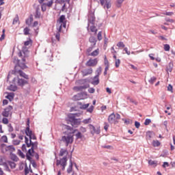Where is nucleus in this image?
I'll return each mask as SVG.
<instances>
[{
    "label": "nucleus",
    "instance_id": "obj_51",
    "mask_svg": "<svg viewBox=\"0 0 175 175\" xmlns=\"http://www.w3.org/2000/svg\"><path fill=\"white\" fill-rule=\"evenodd\" d=\"M120 64H121V60L120 59H116V62L115 63L116 68H119Z\"/></svg>",
    "mask_w": 175,
    "mask_h": 175
},
{
    "label": "nucleus",
    "instance_id": "obj_30",
    "mask_svg": "<svg viewBox=\"0 0 175 175\" xmlns=\"http://www.w3.org/2000/svg\"><path fill=\"white\" fill-rule=\"evenodd\" d=\"M173 66H174L173 62H170L168 64V66H167V72H172V70H173Z\"/></svg>",
    "mask_w": 175,
    "mask_h": 175
},
{
    "label": "nucleus",
    "instance_id": "obj_52",
    "mask_svg": "<svg viewBox=\"0 0 175 175\" xmlns=\"http://www.w3.org/2000/svg\"><path fill=\"white\" fill-rule=\"evenodd\" d=\"M1 140H2V142H3V143H8V136L3 135L1 137Z\"/></svg>",
    "mask_w": 175,
    "mask_h": 175
},
{
    "label": "nucleus",
    "instance_id": "obj_57",
    "mask_svg": "<svg viewBox=\"0 0 175 175\" xmlns=\"http://www.w3.org/2000/svg\"><path fill=\"white\" fill-rule=\"evenodd\" d=\"M29 142H31V140H36V135L35 134H31V135H30L29 137Z\"/></svg>",
    "mask_w": 175,
    "mask_h": 175
},
{
    "label": "nucleus",
    "instance_id": "obj_53",
    "mask_svg": "<svg viewBox=\"0 0 175 175\" xmlns=\"http://www.w3.org/2000/svg\"><path fill=\"white\" fill-rule=\"evenodd\" d=\"M2 122L3 124L7 125V124H9V119H8L7 118H3Z\"/></svg>",
    "mask_w": 175,
    "mask_h": 175
},
{
    "label": "nucleus",
    "instance_id": "obj_16",
    "mask_svg": "<svg viewBox=\"0 0 175 175\" xmlns=\"http://www.w3.org/2000/svg\"><path fill=\"white\" fill-rule=\"evenodd\" d=\"M93 72L92 68L85 69L82 71V75L83 77L88 76V75H92Z\"/></svg>",
    "mask_w": 175,
    "mask_h": 175
},
{
    "label": "nucleus",
    "instance_id": "obj_43",
    "mask_svg": "<svg viewBox=\"0 0 175 175\" xmlns=\"http://www.w3.org/2000/svg\"><path fill=\"white\" fill-rule=\"evenodd\" d=\"M19 18H18V14H16L15 18H14L13 20V22H12V24L14 25V24H17L18 21H19Z\"/></svg>",
    "mask_w": 175,
    "mask_h": 175
},
{
    "label": "nucleus",
    "instance_id": "obj_23",
    "mask_svg": "<svg viewBox=\"0 0 175 175\" xmlns=\"http://www.w3.org/2000/svg\"><path fill=\"white\" fill-rule=\"evenodd\" d=\"M25 133L26 136H28L29 137V136L32 135V130H31V128L29 127H26L25 130Z\"/></svg>",
    "mask_w": 175,
    "mask_h": 175
},
{
    "label": "nucleus",
    "instance_id": "obj_1",
    "mask_svg": "<svg viewBox=\"0 0 175 175\" xmlns=\"http://www.w3.org/2000/svg\"><path fill=\"white\" fill-rule=\"evenodd\" d=\"M32 43V40L31 38L29 39V40H27L24 42L25 46L22 47V51H20L18 53V57H23H23L22 58L23 62H25L26 58H28L29 56V51H28V48L25 46H29Z\"/></svg>",
    "mask_w": 175,
    "mask_h": 175
},
{
    "label": "nucleus",
    "instance_id": "obj_6",
    "mask_svg": "<svg viewBox=\"0 0 175 175\" xmlns=\"http://www.w3.org/2000/svg\"><path fill=\"white\" fill-rule=\"evenodd\" d=\"M12 75H16V73H19L21 77H23L25 80L29 79V76L24 72L22 70L17 69V67H14V69L12 71Z\"/></svg>",
    "mask_w": 175,
    "mask_h": 175
},
{
    "label": "nucleus",
    "instance_id": "obj_63",
    "mask_svg": "<svg viewBox=\"0 0 175 175\" xmlns=\"http://www.w3.org/2000/svg\"><path fill=\"white\" fill-rule=\"evenodd\" d=\"M41 10L42 12H46V10H47V8L46 7V5L44 3L41 5Z\"/></svg>",
    "mask_w": 175,
    "mask_h": 175
},
{
    "label": "nucleus",
    "instance_id": "obj_15",
    "mask_svg": "<svg viewBox=\"0 0 175 175\" xmlns=\"http://www.w3.org/2000/svg\"><path fill=\"white\" fill-rule=\"evenodd\" d=\"M108 122L109 124H114L116 122V114L114 113H111L108 116Z\"/></svg>",
    "mask_w": 175,
    "mask_h": 175
},
{
    "label": "nucleus",
    "instance_id": "obj_40",
    "mask_svg": "<svg viewBox=\"0 0 175 175\" xmlns=\"http://www.w3.org/2000/svg\"><path fill=\"white\" fill-rule=\"evenodd\" d=\"M98 54H99V49H96L95 51L91 53L90 55H92V57H96Z\"/></svg>",
    "mask_w": 175,
    "mask_h": 175
},
{
    "label": "nucleus",
    "instance_id": "obj_64",
    "mask_svg": "<svg viewBox=\"0 0 175 175\" xmlns=\"http://www.w3.org/2000/svg\"><path fill=\"white\" fill-rule=\"evenodd\" d=\"M14 129H13V126H12V124H8V131L10 132H13Z\"/></svg>",
    "mask_w": 175,
    "mask_h": 175
},
{
    "label": "nucleus",
    "instance_id": "obj_18",
    "mask_svg": "<svg viewBox=\"0 0 175 175\" xmlns=\"http://www.w3.org/2000/svg\"><path fill=\"white\" fill-rule=\"evenodd\" d=\"M83 99H84V96H82L80 93H78L72 97V100H81Z\"/></svg>",
    "mask_w": 175,
    "mask_h": 175
},
{
    "label": "nucleus",
    "instance_id": "obj_45",
    "mask_svg": "<svg viewBox=\"0 0 175 175\" xmlns=\"http://www.w3.org/2000/svg\"><path fill=\"white\" fill-rule=\"evenodd\" d=\"M157 81V77H152L150 79H149V83L150 84H154V82H155Z\"/></svg>",
    "mask_w": 175,
    "mask_h": 175
},
{
    "label": "nucleus",
    "instance_id": "obj_21",
    "mask_svg": "<svg viewBox=\"0 0 175 175\" xmlns=\"http://www.w3.org/2000/svg\"><path fill=\"white\" fill-rule=\"evenodd\" d=\"M10 159L14 162H18V157L13 152H10Z\"/></svg>",
    "mask_w": 175,
    "mask_h": 175
},
{
    "label": "nucleus",
    "instance_id": "obj_22",
    "mask_svg": "<svg viewBox=\"0 0 175 175\" xmlns=\"http://www.w3.org/2000/svg\"><path fill=\"white\" fill-rule=\"evenodd\" d=\"M6 99H8L10 102H12L13 99H14V93L13 92H9L8 95L5 96Z\"/></svg>",
    "mask_w": 175,
    "mask_h": 175
},
{
    "label": "nucleus",
    "instance_id": "obj_28",
    "mask_svg": "<svg viewBox=\"0 0 175 175\" xmlns=\"http://www.w3.org/2000/svg\"><path fill=\"white\" fill-rule=\"evenodd\" d=\"M17 85H10L9 87H8V90L9 91H13V92H15V91H17Z\"/></svg>",
    "mask_w": 175,
    "mask_h": 175
},
{
    "label": "nucleus",
    "instance_id": "obj_37",
    "mask_svg": "<svg viewBox=\"0 0 175 175\" xmlns=\"http://www.w3.org/2000/svg\"><path fill=\"white\" fill-rule=\"evenodd\" d=\"M90 31L91 32H94V33H96L98 32V29H96V27H95L94 25H92L90 26Z\"/></svg>",
    "mask_w": 175,
    "mask_h": 175
},
{
    "label": "nucleus",
    "instance_id": "obj_50",
    "mask_svg": "<svg viewBox=\"0 0 175 175\" xmlns=\"http://www.w3.org/2000/svg\"><path fill=\"white\" fill-rule=\"evenodd\" d=\"M117 46H118V47H119V48L122 47V48L124 49V47H125V44H124L123 42H119L117 44Z\"/></svg>",
    "mask_w": 175,
    "mask_h": 175
},
{
    "label": "nucleus",
    "instance_id": "obj_24",
    "mask_svg": "<svg viewBox=\"0 0 175 175\" xmlns=\"http://www.w3.org/2000/svg\"><path fill=\"white\" fill-rule=\"evenodd\" d=\"M89 42L92 44V46H96V42H97L96 38H95V37H94V36H91V37L89 38Z\"/></svg>",
    "mask_w": 175,
    "mask_h": 175
},
{
    "label": "nucleus",
    "instance_id": "obj_7",
    "mask_svg": "<svg viewBox=\"0 0 175 175\" xmlns=\"http://www.w3.org/2000/svg\"><path fill=\"white\" fill-rule=\"evenodd\" d=\"M89 127L90 129V133L92 135H99V133H100V126H97L95 127V126L92 125V124H89Z\"/></svg>",
    "mask_w": 175,
    "mask_h": 175
},
{
    "label": "nucleus",
    "instance_id": "obj_32",
    "mask_svg": "<svg viewBox=\"0 0 175 175\" xmlns=\"http://www.w3.org/2000/svg\"><path fill=\"white\" fill-rule=\"evenodd\" d=\"M1 165L5 167L6 172H9V173L12 172V170H10V168H9V165H8L7 162H3Z\"/></svg>",
    "mask_w": 175,
    "mask_h": 175
},
{
    "label": "nucleus",
    "instance_id": "obj_9",
    "mask_svg": "<svg viewBox=\"0 0 175 175\" xmlns=\"http://www.w3.org/2000/svg\"><path fill=\"white\" fill-rule=\"evenodd\" d=\"M33 154H35V150L31 148H29L26 153V159L29 162H32V157H33Z\"/></svg>",
    "mask_w": 175,
    "mask_h": 175
},
{
    "label": "nucleus",
    "instance_id": "obj_48",
    "mask_svg": "<svg viewBox=\"0 0 175 175\" xmlns=\"http://www.w3.org/2000/svg\"><path fill=\"white\" fill-rule=\"evenodd\" d=\"M21 141L18 139H14L12 141V144H14V146H18V144H20Z\"/></svg>",
    "mask_w": 175,
    "mask_h": 175
},
{
    "label": "nucleus",
    "instance_id": "obj_33",
    "mask_svg": "<svg viewBox=\"0 0 175 175\" xmlns=\"http://www.w3.org/2000/svg\"><path fill=\"white\" fill-rule=\"evenodd\" d=\"M7 151H10L11 152H14L16 151V148L13 145H9L7 146Z\"/></svg>",
    "mask_w": 175,
    "mask_h": 175
},
{
    "label": "nucleus",
    "instance_id": "obj_46",
    "mask_svg": "<svg viewBox=\"0 0 175 175\" xmlns=\"http://www.w3.org/2000/svg\"><path fill=\"white\" fill-rule=\"evenodd\" d=\"M164 51H170V45L169 44H164Z\"/></svg>",
    "mask_w": 175,
    "mask_h": 175
},
{
    "label": "nucleus",
    "instance_id": "obj_29",
    "mask_svg": "<svg viewBox=\"0 0 175 175\" xmlns=\"http://www.w3.org/2000/svg\"><path fill=\"white\" fill-rule=\"evenodd\" d=\"M40 16H42V14L39 11V8L36 9V14L34 15L35 18H40Z\"/></svg>",
    "mask_w": 175,
    "mask_h": 175
},
{
    "label": "nucleus",
    "instance_id": "obj_62",
    "mask_svg": "<svg viewBox=\"0 0 175 175\" xmlns=\"http://www.w3.org/2000/svg\"><path fill=\"white\" fill-rule=\"evenodd\" d=\"M88 92L90 94H94L95 92V89L94 88H90L88 89Z\"/></svg>",
    "mask_w": 175,
    "mask_h": 175
},
{
    "label": "nucleus",
    "instance_id": "obj_19",
    "mask_svg": "<svg viewBox=\"0 0 175 175\" xmlns=\"http://www.w3.org/2000/svg\"><path fill=\"white\" fill-rule=\"evenodd\" d=\"M32 21H33V16L32 14H31L29 16V17L28 18H27L25 21L26 25H28L29 27V25H31V24H32Z\"/></svg>",
    "mask_w": 175,
    "mask_h": 175
},
{
    "label": "nucleus",
    "instance_id": "obj_25",
    "mask_svg": "<svg viewBox=\"0 0 175 175\" xmlns=\"http://www.w3.org/2000/svg\"><path fill=\"white\" fill-rule=\"evenodd\" d=\"M64 154H66V155H68V154H69V152H68V150L61 148L59 153V157H64Z\"/></svg>",
    "mask_w": 175,
    "mask_h": 175
},
{
    "label": "nucleus",
    "instance_id": "obj_60",
    "mask_svg": "<svg viewBox=\"0 0 175 175\" xmlns=\"http://www.w3.org/2000/svg\"><path fill=\"white\" fill-rule=\"evenodd\" d=\"M167 91H170V92H173V85H172V84L168 85Z\"/></svg>",
    "mask_w": 175,
    "mask_h": 175
},
{
    "label": "nucleus",
    "instance_id": "obj_41",
    "mask_svg": "<svg viewBox=\"0 0 175 175\" xmlns=\"http://www.w3.org/2000/svg\"><path fill=\"white\" fill-rule=\"evenodd\" d=\"M90 107V103L88 104H83L80 107V109L81 110H85V109H88V107Z\"/></svg>",
    "mask_w": 175,
    "mask_h": 175
},
{
    "label": "nucleus",
    "instance_id": "obj_8",
    "mask_svg": "<svg viewBox=\"0 0 175 175\" xmlns=\"http://www.w3.org/2000/svg\"><path fill=\"white\" fill-rule=\"evenodd\" d=\"M100 4L104 8V9H110L111 8V0H99Z\"/></svg>",
    "mask_w": 175,
    "mask_h": 175
},
{
    "label": "nucleus",
    "instance_id": "obj_12",
    "mask_svg": "<svg viewBox=\"0 0 175 175\" xmlns=\"http://www.w3.org/2000/svg\"><path fill=\"white\" fill-rule=\"evenodd\" d=\"M87 88H90V85L85 84L81 86H75L73 88L74 91H77V92H79V91H83V90H87Z\"/></svg>",
    "mask_w": 175,
    "mask_h": 175
},
{
    "label": "nucleus",
    "instance_id": "obj_39",
    "mask_svg": "<svg viewBox=\"0 0 175 175\" xmlns=\"http://www.w3.org/2000/svg\"><path fill=\"white\" fill-rule=\"evenodd\" d=\"M18 154L19 157H21V158H25V154H24V152H23V151H21L20 149H18Z\"/></svg>",
    "mask_w": 175,
    "mask_h": 175
},
{
    "label": "nucleus",
    "instance_id": "obj_4",
    "mask_svg": "<svg viewBox=\"0 0 175 175\" xmlns=\"http://www.w3.org/2000/svg\"><path fill=\"white\" fill-rule=\"evenodd\" d=\"M64 129H66V131L63 132L64 135H68V136H73L76 132H78L79 130L77 129H73V127L65 124L64 126Z\"/></svg>",
    "mask_w": 175,
    "mask_h": 175
},
{
    "label": "nucleus",
    "instance_id": "obj_34",
    "mask_svg": "<svg viewBox=\"0 0 175 175\" xmlns=\"http://www.w3.org/2000/svg\"><path fill=\"white\" fill-rule=\"evenodd\" d=\"M7 163L10 166L11 169H16V163L12 161H8Z\"/></svg>",
    "mask_w": 175,
    "mask_h": 175
},
{
    "label": "nucleus",
    "instance_id": "obj_13",
    "mask_svg": "<svg viewBox=\"0 0 175 175\" xmlns=\"http://www.w3.org/2000/svg\"><path fill=\"white\" fill-rule=\"evenodd\" d=\"M98 64V59H89L86 64V66H96Z\"/></svg>",
    "mask_w": 175,
    "mask_h": 175
},
{
    "label": "nucleus",
    "instance_id": "obj_11",
    "mask_svg": "<svg viewBox=\"0 0 175 175\" xmlns=\"http://www.w3.org/2000/svg\"><path fill=\"white\" fill-rule=\"evenodd\" d=\"M17 84L19 87H24L26 84H29V82L27 79H24L23 78H17Z\"/></svg>",
    "mask_w": 175,
    "mask_h": 175
},
{
    "label": "nucleus",
    "instance_id": "obj_10",
    "mask_svg": "<svg viewBox=\"0 0 175 175\" xmlns=\"http://www.w3.org/2000/svg\"><path fill=\"white\" fill-rule=\"evenodd\" d=\"M88 23L87 29H90V24H92V25H94V23H95V14L94 13H90L88 15Z\"/></svg>",
    "mask_w": 175,
    "mask_h": 175
},
{
    "label": "nucleus",
    "instance_id": "obj_58",
    "mask_svg": "<svg viewBox=\"0 0 175 175\" xmlns=\"http://www.w3.org/2000/svg\"><path fill=\"white\" fill-rule=\"evenodd\" d=\"M98 40H102V31H99L97 34Z\"/></svg>",
    "mask_w": 175,
    "mask_h": 175
},
{
    "label": "nucleus",
    "instance_id": "obj_49",
    "mask_svg": "<svg viewBox=\"0 0 175 175\" xmlns=\"http://www.w3.org/2000/svg\"><path fill=\"white\" fill-rule=\"evenodd\" d=\"M24 35H29V28L25 27L23 29Z\"/></svg>",
    "mask_w": 175,
    "mask_h": 175
},
{
    "label": "nucleus",
    "instance_id": "obj_54",
    "mask_svg": "<svg viewBox=\"0 0 175 175\" xmlns=\"http://www.w3.org/2000/svg\"><path fill=\"white\" fill-rule=\"evenodd\" d=\"M9 112L6 111L5 109H4V111L2 112V116L3 117H5V118H8L9 117Z\"/></svg>",
    "mask_w": 175,
    "mask_h": 175
},
{
    "label": "nucleus",
    "instance_id": "obj_26",
    "mask_svg": "<svg viewBox=\"0 0 175 175\" xmlns=\"http://www.w3.org/2000/svg\"><path fill=\"white\" fill-rule=\"evenodd\" d=\"M148 164L150 166H153V167H157V166L158 165V161H152V160H149L148 161Z\"/></svg>",
    "mask_w": 175,
    "mask_h": 175
},
{
    "label": "nucleus",
    "instance_id": "obj_56",
    "mask_svg": "<svg viewBox=\"0 0 175 175\" xmlns=\"http://www.w3.org/2000/svg\"><path fill=\"white\" fill-rule=\"evenodd\" d=\"M88 113H92L94 111V106L91 105L89 108L87 109Z\"/></svg>",
    "mask_w": 175,
    "mask_h": 175
},
{
    "label": "nucleus",
    "instance_id": "obj_42",
    "mask_svg": "<svg viewBox=\"0 0 175 175\" xmlns=\"http://www.w3.org/2000/svg\"><path fill=\"white\" fill-rule=\"evenodd\" d=\"M4 110L10 113V111H12V110H13V107L12 105H9L6 108H5Z\"/></svg>",
    "mask_w": 175,
    "mask_h": 175
},
{
    "label": "nucleus",
    "instance_id": "obj_14",
    "mask_svg": "<svg viewBox=\"0 0 175 175\" xmlns=\"http://www.w3.org/2000/svg\"><path fill=\"white\" fill-rule=\"evenodd\" d=\"M21 68V69H27V68H28V66H27V65L25 64V63H23L20 61V59H16V64L15 65V68Z\"/></svg>",
    "mask_w": 175,
    "mask_h": 175
},
{
    "label": "nucleus",
    "instance_id": "obj_47",
    "mask_svg": "<svg viewBox=\"0 0 175 175\" xmlns=\"http://www.w3.org/2000/svg\"><path fill=\"white\" fill-rule=\"evenodd\" d=\"M29 173V169L27 163L25 164V175H27Z\"/></svg>",
    "mask_w": 175,
    "mask_h": 175
},
{
    "label": "nucleus",
    "instance_id": "obj_59",
    "mask_svg": "<svg viewBox=\"0 0 175 175\" xmlns=\"http://www.w3.org/2000/svg\"><path fill=\"white\" fill-rule=\"evenodd\" d=\"M90 121H91V118H89L88 119H84L82 122H83V124H90Z\"/></svg>",
    "mask_w": 175,
    "mask_h": 175
},
{
    "label": "nucleus",
    "instance_id": "obj_17",
    "mask_svg": "<svg viewBox=\"0 0 175 175\" xmlns=\"http://www.w3.org/2000/svg\"><path fill=\"white\" fill-rule=\"evenodd\" d=\"M99 83V77L94 76L93 78H92L91 84H92L93 85H98Z\"/></svg>",
    "mask_w": 175,
    "mask_h": 175
},
{
    "label": "nucleus",
    "instance_id": "obj_27",
    "mask_svg": "<svg viewBox=\"0 0 175 175\" xmlns=\"http://www.w3.org/2000/svg\"><path fill=\"white\" fill-rule=\"evenodd\" d=\"M152 136H154V132L152 131L146 132V139H148V140H151Z\"/></svg>",
    "mask_w": 175,
    "mask_h": 175
},
{
    "label": "nucleus",
    "instance_id": "obj_36",
    "mask_svg": "<svg viewBox=\"0 0 175 175\" xmlns=\"http://www.w3.org/2000/svg\"><path fill=\"white\" fill-rule=\"evenodd\" d=\"M153 147H159L161 146V142L158 140H154L152 142Z\"/></svg>",
    "mask_w": 175,
    "mask_h": 175
},
{
    "label": "nucleus",
    "instance_id": "obj_55",
    "mask_svg": "<svg viewBox=\"0 0 175 175\" xmlns=\"http://www.w3.org/2000/svg\"><path fill=\"white\" fill-rule=\"evenodd\" d=\"M151 124V119L146 118L144 122V125H150Z\"/></svg>",
    "mask_w": 175,
    "mask_h": 175
},
{
    "label": "nucleus",
    "instance_id": "obj_2",
    "mask_svg": "<svg viewBox=\"0 0 175 175\" xmlns=\"http://www.w3.org/2000/svg\"><path fill=\"white\" fill-rule=\"evenodd\" d=\"M68 124H70L73 128H77L79 125H81V119L76 118L75 114H68L66 118Z\"/></svg>",
    "mask_w": 175,
    "mask_h": 175
},
{
    "label": "nucleus",
    "instance_id": "obj_31",
    "mask_svg": "<svg viewBox=\"0 0 175 175\" xmlns=\"http://www.w3.org/2000/svg\"><path fill=\"white\" fill-rule=\"evenodd\" d=\"M102 73V67L99 66L96 70V77H99Z\"/></svg>",
    "mask_w": 175,
    "mask_h": 175
},
{
    "label": "nucleus",
    "instance_id": "obj_38",
    "mask_svg": "<svg viewBox=\"0 0 175 175\" xmlns=\"http://www.w3.org/2000/svg\"><path fill=\"white\" fill-rule=\"evenodd\" d=\"M76 139L78 140V139H82L83 138V134L81 132L78 131L77 133L75 135Z\"/></svg>",
    "mask_w": 175,
    "mask_h": 175
},
{
    "label": "nucleus",
    "instance_id": "obj_61",
    "mask_svg": "<svg viewBox=\"0 0 175 175\" xmlns=\"http://www.w3.org/2000/svg\"><path fill=\"white\" fill-rule=\"evenodd\" d=\"M169 166H170V165L167 161H165L162 165V167H163V168L169 167Z\"/></svg>",
    "mask_w": 175,
    "mask_h": 175
},
{
    "label": "nucleus",
    "instance_id": "obj_5",
    "mask_svg": "<svg viewBox=\"0 0 175 175\" xmlns=\"http://www.w3.org/2000/svg\"><path fill=\"white\" fill-rule=\"evenodd\" d=\"M68 162V156H64L63 158L60 159L56 160V166H62V170H65V167H66Z\"/></svg>",
    "mask_w": 175,
    "mask_h": 175
},
{
    "label": "nucleus",
    "instance_id": "obj_44",
    "mask_svg": "<svg viewBox=\"0 0 175 175\" xmlns=\"http://www.w3.org/2000/svg\"><path fill=\"white\" fill-rule=\"evenodd\" d=\"M65 20H66V17H65V15H61L59 16V23H65Z\"/></svg>",
    "mask_w": 175,
    "mask_h": 175
},
{
    "label": "nucleus",
    "instance_id": "obj_3",
    "mask_svg": "<svg viewBox=\"0 0 175 175\" xmlns=\"http://www.w3.org/2000/svg\"><path fill=\"white\" fill-rule=\"evenodd\" d=\"M75 140L74 135H63L61 139V142L66 144V147H68L69 144H72Z\"/></svg>",
    "mask_w": 175,
    "mask_h": 175
},
{
    "label": "nucleus",
    "instance_id": "obj_20",
    "mask_svg": "<svg viewBox=\"0 0 175 175\" xmlns=\"http://www.w3.org/2000/svg\"><path fill=\"white\" fill-rule=\"evenodd\" d=\"M73 171V162L72 161V159H70V165L67 169V173L69 174L72 173Z\"/></svg>",
    "mask_w": 175,
    "mask_h": 175
},
{
    "label": "nucleus",
    "instance_id": "obj_35",
    "mask_svg": "<svg viewBox=\"0 0 175 175\" xmlns=\"http://www.w3.org/2000/svg\"><path fill=\"white\" fill-rule=\"evenodd\" d=\"M38 144H39V143L38 142H32L31 141V150H36V148H38Z\"/></svg>",
    "mask_w": 175,
    "mask_h": 175
}]
</instances>
